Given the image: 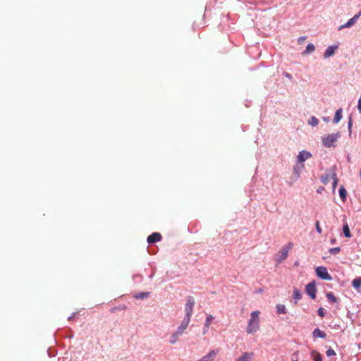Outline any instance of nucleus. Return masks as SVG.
I'll return each instance as SVG.
<instances>
[{
  "instance_id": "obj_31",
  "label": "nucleus",
  "mask_w": 361,
  "mask_h": 361,
  "mask_svg": "<svg viewBox=\"0 0 361 361\" xmlns=\"http://www.w3.org/2000/svg\"><path fill=\"white\" fill-rule=\"evenodd\" d=\"M303 166H304V165L301 164V166H296L294 167V172H295V173H296L298 175V176H299V175L300 173V171L303 168Z\"/></svg>"
},
{
  "instance_id": "obj_43",
  "label": "nucleus",
  "mask_w": 361,
  "mask_h": 361,
  "mask_svg": "<svg viewBox=\"0 0 361 361\" xmlns=\"http://www.w3.org/2000/svg\"><path fill=\"white\" fill-rule=\"evenodd\" d=\"M335 242H336V240H335V239H331V243L332 244L335 243Z\"/></svg>"
},
{
  "instance_id": "obj_41",
  "label": "nucleus",
  "mask_w": 361,
  "mask_h": 361,
  "mask_svg": "<svg viewBox=\"0 0 361 361\" xmlns=\"http://www.w3.org/2000/svg\"><path fill=\"white\" fill-rule=\"evenodd\" d=\"M351 126H352V121H351V120H350L348 122V128L350 129Z\"/></svg>"
},
{
  "instance_id": "obj_8",
  "label": "nucleus",
  "mask_w": 361,
  "mask_h": 361,
  "mask_svg": "<svg viewBox=\"0 0 361 361\" xmlns=\"http://www.w3.org/2000/svg\"><path fill=\"white\" fill-rule=\"evenodd\" d=\"M305 292L311 298H316L317 288L314 281L306 285Z\"/></svg>"
},
{
  "instance_id": "obj_23",
  "label": "nucleus",
  "mask_w": 361,
  "mask_h": 361,
  "mask_svg": "<svg viewBox=\"0 0 361 361\" xmlns=\"http://www.w3.org/2000/svg\"><path fill=\"white\" fill-rule=\"evenodd\" d=\"M149 293L148 292H139L137 294H135L134 297L136 299H144L147 298L149 296Z\"/></svg>"
},
{
  "instance_id": "obj_6",
  "label": "nucleus",
  "mask_w": 361,
  "mask_h": 361,
  "mask_svg": "<svg viewBox=\"0 0 361 361\" xmlns=\"http://www.w3.org/2000/svg\"><path fill=\"white\" fill-rule=\"evenodd\" d=\"M361 16V11H360L357 14H355L353 18H351L346 23L341 25L338 27V30L339 31L342 30L344 28H349L353 26L358 18Z\"/></svg>"
},
{
  "instance_id": "obj_22",
  "label": "nucleus",
  "mask_w": 361,
  "mask_h": 361,
  "mask_svg": "<svg viewBox=\"0 0 361 361\" xmlns=\"http://www.w3.org/2000/svg\"><path fill=\"white\" fill-rule=\"evenodd\" d=\"M319 123V120L315 116H311L308 120V124L311 126H316Z\"/></svg>"
},
{
  "instance_id": "obj_18",
  "label": "nucleus",
  "mask_w": 361,
  "mask_h": 361,
  "mask_svg": "<svg viewBox=\"0 0 361 361\" xmlns=\"http://www.w3.org/2000/svg\"><path fill=\"white\" fill-rule=\"evenodd\" d=\"M352 286L356 290L360 289L361 288V277L355 278L352 282Z\"/></svg>"
},
{
  "instance_id": "obj_5",
  "label": "nucleus",
  "mask_w": 361,
  "mask_h": 361,
  "mask_svg": "<svg viewBox=\"0 0 361 361\" xmlns=\"http://www.w3.org/2000/svg\"><path fill=\"white\" fill-rule=\"evenodd\" d=\"M316 274L317 276L323 280L331 281L332 277L328 273V271L324 267H318L316 268Z\"/></svg>"
},
{
  "instance_id": "obj_3",
  "label": "nucleus",
  "mask_w": 361,
  "mask_h": 361,
  "mask_svg": "<svg viewBox=\"0 0 361 361\" xmlns=\"http://www.w3.org/2000/svg\"><path fill=\"white\" fill-rule=\"evenodd\" d=\"M340 137V132L328 134L322 137V143L326 147H335V143Z\"/></svg>"
},
{
  "instance_id": "obj_12",
  "label": "nucleus",
  "mask_w": 361,
  "mask_h": 361,
  "mask_svg": "<svg viewBox=\"0 0 361 361\" xmlns=\"http://www.w3.org/2000/svg\"><path fill=\"white\" fill-rule=\"evenodd\" d=\"M338 48V45H331L329 46L325 50V52L324 54V58L328 59L331 57L334 54L336 50H337Z\"/></svg>"
},
{
  "instance_id": "obj_36",
  "label": "nucleus",
  "mask_w": 361,
  "mask_h": 361,
  "mask_svg": "<svg viewBox=\"0 0 361 361\" xmlns=\"http://www.w3.org/2000/svg\"><path fill=\"white\" fill-rule=\"evenodd\" d=\"M357 109H358L360 114H361V97L359 98L358 102H357Z\"/></svg>"
},
{
  "instance_id": "obj_2",
  "label": "nucleus",
  "mask_w": 361,
  "mask_h": 361,
  "mask_svg": "<svg viewBox=\"0 0 361 361\" xmlns=\"http://www.w3.org/2000/svg\"><path fill=\"white\" fill-rule=\"evenodd\" d=\"M195 299L192 296H188L186 298V303L185 305L184 311L185 316L183 319L184 321H187L188 322H190L191 317L193 312V308L195 306Z\"/></svg>"
},
{
  "instance_id": "obj_42",
  "label": "nucleus",
  "mask_w": 361,
  "mask_h": 361,
  "mask_svg": "<svg viewBox=\"0 0 361 361\" xmlns=\"http://www.w3.org/2000/svg\"><path fill=\"white\" fill-rule=\"evenodd\" d=\"M323 190H324V188H323V187H321V188H319L317 190V192H321Z\"/></svg>"
},
{
  "instance_id": "obj_4",
  "label": "nucleus",
  "mask_w": 361,
  "mask_h": 361,
  "mask_svg": "<svg viewBox=\"0 0 361 361\" xmlns=\"http://www.w3.org/2000/svg\"><path fill=\"white\" fill-rule=\"evenodd\" d=\"M336 166H334L329 169H328L326 171L325 174L322 175L320 177L321 182L324 185H327L329 183L330 179L333 180V174H336Z\"/></svg>"
},
{
  "instance_id": "obj_27",
  "label": "nucleus",
  "mask_w": 361,
  "mask_h": 361,
  "mask_svg": "<svg viewBox=\"0 0 361 361\" xmlns=\"http://www.w3.org/2000/svg\"><path fill=\"white\" fill-rule=\"evenodd\" d=\"M347 192L343 186L341 187L339 189V195L341 198L344 200L346 197Z\"/></svg>"
},
{
  "instance_id": "obj_1",
  "label": "nucleus",
  "mask_w": 361,
  "mask_h": 361,
  "mask_svg": "<svg viewBox=\"0 0 361 361\" xmlns=\"http://www.w3.org/2000/svg\"><path fill=\"white\" fill-rule=\"evenodd\" d=\"M259 312L253 311L250 314V319H249L248 324L247 326V333L252 334L256 332L259 328Z\"/></svg>"
},
{
  "instance_id": "obj_33",
  "label": "nucleus",
  "mask_w": 361,
  "mask_h": 361,
  "mask_svg": "<svg viewBox=\"0 0 361 361\" xmlns=\"http://www.w3.org/2000/svg\"><path fill=\"white\" fill-rule=\"evenodd\" d=\"M318 315L321 317H324L326 314V312L322 307H319L317 311Z\"/></svg>"
},
{
  "instance_id": "obj_10",
  "label": "nucleus",
  "mask_w": 361,
  "mask_h": 361,
  "mask_svg": "<svg viewBox=\"0 0 361 361\" xmlns=\"http://www.w3.org/2000/svg\"><path fill=\"white\" fill-rule=\"evenodd\" d=\"M190 322H188L186 320L184 321V320H182L180 324L178 326V328L176 329L175 333L179 336V337H181L185 331L186 330V329L188 328V325H189Z\"/></svg>"
},
{
  "instance_id": "obj_7",
  "label": "nucleus",
  "mask_w": 361,
  "mask_h": 361,
  "mask_svg": "<svg viewBox=\"0 0 361 361\" xmlns=\"http://www.w3.org/2000/svg\"><path fill=\"white\" fill-rule=\"evenodd\" d=\"M292 243H289L288 246L283 247L277 255L276 260L277 263H281L282 261L286 259L289 249L291 247Z\"/></svg>"
},
{
  "instance_id": "obj_45",
  "label": "nucleus",
  "mask_w": 361,
  "mask_h": 361,
  "mask_svg": "<svg viewBox=\"0 0 361 361\" xmlns=\"http://www.w3.org/2000/svg\"><path fill=\"white\" fill-rule=\"evenodd\" d=\"M303 39H304V37H300V38L299 39V40H301V41H303Z\"/></svg>"
},
{
  "instance_id": "obj_24",
  "label": "nucleus",
  "mask_w": 361,
  "mask_h": 361,
  "mask_svg": "<svg viewBox=\"0 0 361 361\" xmlns=\"http://www.w3.org/2000/svg\"><path fill=\"white\" fill-rule=\"evenodd\" d=\"M343 234L346 237V238H350L351 236L350 235V228L348 226L347 224H345V225H343Z\"/></svg>"
},
{
  "instance_id": "obj_17",
  "label": "nucleus",
  "mask_w": 361,
  "mask_h": 361,
  "mask_svg": "<svg viewBox=\"0 0 361 361\" xmlns=\"http://www.w3.org/2000/svg\"><path fill=\"white\" fill-rule=\"evenodd\" d=\"M293 298L294 299L295 304H297L298 300L302 298V293L298 288H294Z\"/></svg>"
},
{
  "instance_id": "obj_21",
  "label": "nucleus",
  "mask_w": 361,
  "mask_h": 361,
  "mask_svg": "<svg viewBox=\"0 0 361 361\" xmlns=\"http://www.w3.org/2000/svg\"><path fill=\"white\" fill-rule=\"evenodd\" d=\"M311 356L314 361H322V355L315 350L312 352Z\"/></svg>"
},
{
  "instance_id": "obj_19",
  "label": "nucleus",
  "mask_w": 361,
  "mask_h": 361,
  "mask_svg": "<svg viewBox=\"0 0 361 361\" xmlns=\"http://www.w3.org/2000/svg\"><path fill=\"white\" fill-rule=\"evenodd\" d=\"M276 312L279 314H286L287 312L286 306L284 305H282V304L276 305Z\"/></svg>"
},
{
  "instance_id": "obj_32",
  "label": "nucleus",
  "mask_w": 361,
  "mask_h": 361,
  "mask_svg": "<svg viewBox=\"0 0 361 361\" xmlns=\"http://www.w3.org/2000/svg\"><path fill=\"white\" fill-rule=\"evenodd\" d=\"M133 279L135 282H140L142 279V276L140 274H135L133 276Z\"/></svg>"
},
{
  "instance_id": "obj_29",
  "label": "nucleus",
  "mask_w": 361,
  "mask_h": 361,
  "mask_svg": "<svg viewBox=\"0 0 361 361\" xmlns=\"http://www.w3.org/2000/svg\"><path fill=\"white\" fill-rule=\"evenodd\" d=\"M341 250V248L339 247H333V248H330L329 250V252L331 254V255H336L338 254Z\"/></svg>"
},
{
  "instance_id": "obj_9",
  "label": "nucleus",
  "mask_w": 361,
  "mask_h": 361,
  "mask_svg": "<svg viewBox=\"0 0 361 361\" xmlns=\"http://www.w3.org/2000/svg\"><path fill=\"white\" fill-rule=\"evenodd\" d=\"M218 353V349L212 350L206 355L198 360V361H214Z\"/></svg>"
},
{
  "instance_id": "obj_26",
  "label": "nucleus",
  "mask_w": 361,
  "mask_h": 361,
  "mask_svg": "<svg viewBox=\"0 0 361 361\" xmlns=\"http://www.w3.org/2000/svg\"><path fill=\"white\" fill-rule=\"evenodd\" d=\"M214 319V317L212 315H207L204 323L205 327H209Z\"/></svg>"
},
{
  "instance_id": "obj_37",
  "label": "nucleus",
  "mask_w": 361,
  "mask_h": 361,
  "mask_svg": "<svg viewBox=\"0 0 361 361\" xmlns=\"http://www.w3.org/2000/svg\"><path fill=\"white\" fill-rule=\"evenodd\" d=\"M209 327H205V325L204 326L202 333L203 334H206L208 332Z\"/></svg>"
},
{
  "instance_id": "obj_20",
  "label": "nucleus",
  "mask_w": 361,
  "mask_h": 361,
  "mask_svg": "<svg viewBox=\"0 0 361 361\" xmlns=\"http://www.w3.org/2000/svg\"><path fill=\"white\" fill-rule=\"evenodd\" d=\"M314 50H315L314 45L313 44L310 43L307 45V47L302 54L304 55H306V54L313 52Z\"/></svg>"
},
{
  "instance_id": "obj_16",
  "label": "nucleus",
  "mask_w": 361,
  "mask_h": 361,
  "mask_svg": "<svg viewBox=\"0 0 361 361\" xmlns=\"http://www.w3.org/2000/svg\"><path fill=\"white\" fill-rule=\"evenodd\" d=\"M312 336L314 338H325L326 337V334L324 331H322L319 329H315L312 332Z\"/></svg>"
},
{
  "instance_id": "obj_15",
  "label": "nucleus",
  "mask_w": 361,
  "mask_h": 361,
  "mask_svg": "<svg viewBox=\"0 0 361 361\" xmlns=\"http://www.w3.org/2000/svg\"><path fill=\"white\" fill-rule=\"evenodd\" d=\"M253 358V353H244L238 359L237 361H252Z\"/></svg>"
},
{
  "instance_id": "obj_13",
  "label": "nucleus",
  "mask_w": 361,
  "mask_h": 361,
  "mask_svg": "<svg viewBox=\"0 0 361 361\" xmlns=\"http://www.w3.org/2000/svg\"><path fill=\"white\" fill-rule=\"evenodd\" d=\"M161 235L159 233H153L147 237V243L149 244L160 241Z\"/></svg>"
},
{
  "instance_id": "obj_30",
  "label": "nucleus",
  "mask_w": 361,
  "mask_h": 361,
  "mask_svg": "<svg viewBox=\"0 0 361 361\" xmlns=\"http://www.w3.org/2000/svg\"><path fill=\"white\" fill-rule=\"evenodd\" d=\"M338 179L337 178V176L336 174H333V183H332V188H333V190H334L337 186V184H338Z\"/></svg>"
},
{
  "instance_id": "obj_34",
  "label": "nucleus",
  "mask_w": 361,
  "mask_h": 361,
  "mask_svg": "<svg viewBox=\"0 0 361 361\" xmlns=\"http://www.w3.org/2000/svg\"><path fill=\"white\" fill-rule=\"evenodd\" d=\"M326 355L328 357H331V356H333V355H336V353L334 351V350H333L332 348H329L327 350H326Z\"/></svg>"
},
{
  "instance_id": "obj_25",
  "label": "nucleus",
  "mask_w": 361,
  "mask_h": 361,
  "mask_svg": "<svg viewBox=\"0 0 361 361\" xmlns=\"http://www.w3.org/2000/svg\"><path fill=\"white\" fill-rule=\"evenodd\" d=\"M326 298H327V299H328L330 302H333V303L337 302V301H338L337 298L335 297V295H334V293H331V292H329V293H328L326 294Z\"/></svg>"
},
{
  "instance_id": "obj_44",
  "label": "nucleus",
  "mask_w": 361,
  "mask_h": 361,
  "mask_svg": "<svg viewBox=\"0 0 361 361\" xmlns=\"http://www.w3.org/2000/svg\"><path fill=\"white\" fill-rule=\"evenodd\" d=\"M303 39H304V37H300V38L299 39V40H301V41H303Z\"/></svg>"
},
{
  "instance_id": "obj_46",
  "label": "nucleus",
  "mask_w": 361,
  "mask_h": 361,
  "mask_svg": "<svg viewBox=\"0 0 361 361\" xmlns=\"http://www.w3.org/2000/svg\"><path fill=\"white\" fill-rule=\"evenodd\" d=\"M293 361H298L297 360H293Z\"/></svg>"
},
{
  "instance_id": "obj_40",
  "label": "nucleus",
  "mask_w": 361,
  "mask_h": 361,
  "mask_svg": "<svg viewBox=\"0 0 361 361\" xmlns=\"http://www.w3.org/2000/svg\"><path fill=\"white\" fill-rule=\"evenodd\" d=\"M322 120H323L324 122L328 123V122H329V121H330V118H329V117L324 116V117L322 118Z\"/></svg>"
},
{
  "instance_id": "obj_38",
  "label": "nucleus",
  "mask_w": 361,
  "mask_h": 361,
  "mask_svg": "<svg viewBox=\"0 0 361 361\" xmlns=\"http://www.w3.org/2000/svg\"><path fill=\"white\" fill-rule=\"evenodd\" d=\"M284 75H285L286 78H288L290 80L292 79V75L290 73H285Z\"/></svg>"
},
{
  "instance_id": "obj_28",
  "label": "nucleus",
  "mask_w": 361,
  "mask_h": 361,
  "mask_svg": "<svg viewBox=\"0 0 361 361\" xmlns=\"http://www.w3.org/2000/svg\"><path fill=\"white\" fill-rule=\"evenodd\" d=\"M179 338L180 337L174 332L171 336L169 341L171 344H175L179 340Z\"/></svg>"
},
{
  "instance_id": "obj_35",
  "label": "nucleus",
  "mask_w": 361,
  "mask_h": 361,
  "mask_svg": "<svg viewBox=\"0 0 361 361\" xmlns=\"http://www.w3.org/2000/svg\"><path fill=\"white\" fill-rule=\"evenodd\" d=\"M315 226H316L317 231L319 233H322V228H321V227L319 226V222L318 221L316 222Z\"/></svg>"
},
{
  "instance_id": "obj_11",
  "label": "nucleus",
  "mask_w": 361,
  "mask_h": 361,
  "mask_svg": "<svg viewBox=\"0 0 361 361\" xmlns=\"http://www.w3.org/2000/svg\"><path fill=\"white\" fill-rule=\"evenodd\" d=\"M312 157V154L307 151L302 150L299 152V154L298 155L297 159L298 161L302 163L305 161L307 159H310Z\"/></svg>"
},
{
  "instance_id": "obj_39",
  "label": "nucleus",
  "mask_w": 361,
  "mask_h": 361,
  "mask_svg": "<svg viewBox=\"0 0 361 361\" xmlns=\"http://www.w3.org/2000/svg\"><path fill=\"white\" fill-rule=\"evenodd\" d=\"M77 314V312L73 313L70 317H68V320L71 321L73 319V317Z\"/></svg>"
},
{
  "instance_id": "obj_14",
  "label": "nucleus",
  "mask_w": 361,
  "mask_h": 361,
  "mask_svg": "<svg viewBox=\"0 0 361 361\" xmlns=\"http://www.w3.org/2000/svg\"><path fill=\"white\" fill-rule=\"evenodd\" d=\"M343 118V109L339 108L336 111L334 118L333 119L334 123L336 124L340 122Z\"/></svg>"
}]
</instances>
